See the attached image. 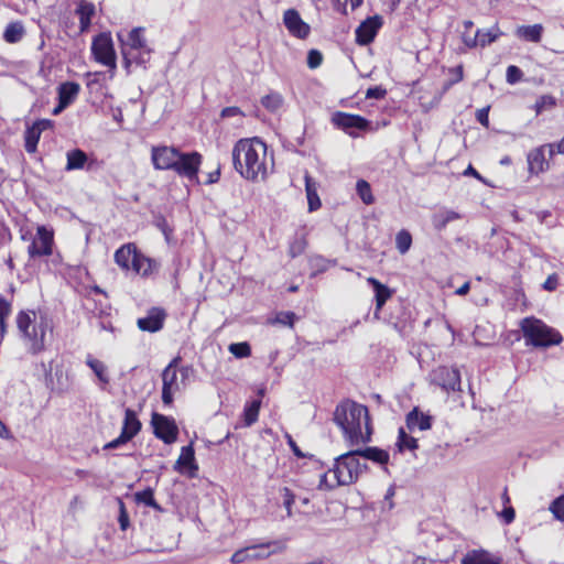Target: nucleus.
Returning a JSON list of instances; mask_svg holds the SVG:
<instances>
[{"mask_svg":"<svg viewBox=\"0 0 564 564\" xmlns=\"http://www.w3.org/2000/svg\"><path fill=\"white\" fill-rule=\"evenodd\" d=\"M31 258L51 256L53 252V231L45 226H39L36 238L28 248Z\"/></svg>","mask_w":564,"mask_h":564,"instance_id":"4468645a","label":"nucleus"},{"mask_svg":"<svg viewBox=\"0 0 564 564\" xmlns=\"http://www.w3.org/2000/svg\"><path fill=\"white\" fill-rule=\"evenodd\" d=\"M15 323L30 354L37 355L45 350V338L50 329L46 317L41 316L37 319L35 311L22 310L17 314Z\"/></svg>","mask_w":564,"mask_h":564,"instance_id":"39448f33","label":"nucleus"},{"mask_svg":"<svg viewBox=\"0 0 564 564\" xmlns=\"http://www.w3.org/2000/svg\"><path fill=\"white\" fill-rule=\"evenodd\" d=\"M323 62V55L317 50H311L307 54V65L310 68H317Z\"/></svg>","mask_w":564,"mask_h":564,"instance_id":"8fccbe9b","label":"nucleus"},{"mask_svg":"<svg viewBox=\"0 0 564 564\" xmlns=\"http://www.w3.org/2000/svg\"><path fill=\"white\" fill-rule=\"evenodd\" d=\"M67 163L65 166L66 171L80 170L87 162V154L80 149H74L66 153Z\"/></svg>","mask_w":564,"mask_h":564,"instance_id":"c756f323","label":"nucleus"},{"mask_svg":"<svg viewBox=\"0 0 564 564\" xmlns=\"http://www.w3.org/2000/svg\"><path fill=\"white\" fill-rule=\"evenodd\" d=\"M283 506L286 509V516L292 517V505L294 503V494L286 487L282 489Z\"/></svg>","mask_w":564,"mask_h":564,"instance_id":"09e8293b","label":"nucleus"},{"mask_svg":"<svg viewBox=\"0 0 564 564\" xmlns=\"http://www.w3.org/2000/svg\"><path fill=\"white\" fill-rule=\"evenodd\" d=\"M7 333V319L0 318V341L3 339Z\"/></svg>","mask_w":564,"mask_h":564,"instance_id":"774afa93","label":"nucleus"},{"mask_svg":"<svg viewBox=\"0 0 564 564\" xmlns=\"http://www.w3.org/2000/svg\"><path fill=\"white\" fill-rule=\"evenodd\" d=\"M143 31L142 28H134L128 33L126 40L118 34L121 42V53L126 68H129L133 63L143 65L150 61L151 48L147 44Z\"/></svg>","mask_w":564,"mask_h":564,"instance_id":"0eeeda50","label":"nucleus"},{"mask_svg":"<svg viewBox=\"0 0 564 564\" xmlns=\"http://www.w3.org/2000/svg\"><path fill=\"white\" fill-rule=\"evenodd\" d=\"M433 381L442 387L445 391H459L460 390V373L456 368L438 367L433 373Z\"/></svg>","mask_w":564,"mask_h":564,"instance_id":"2eb2a0df","label":"nucleus"},{"mask_svg":"<svg viewBox=\"0 0 564 564\" xmlns=\"http://www.w3.org/2000/svg\"><path fill=\"white\" fill-rule=\"evenodd\" d=\"M174 469L180 473H185L187 470L189 477L196 476L198 466L195 464V454L192 445L182 447L181 455L174 465Z\"/></svg>","mask_w":564,"mask_h":564,"instance_id":"aec40b11","label":"nucleus"},{"mask_svg":"<svg viewBox=\"0 0 564 564\" xmlns=\"http://www.w3.org/2000/svg\"><path fill=\"white\" fill-rule=\"evenodd\" d=\"M39 127H29L24 133L25 139V151L29 153H34L36 151V147L41 137Z\"/></svg>","mask_w":564,"mask_h":564,"instance_id":"f704fd0d","label":"nucleus"},{"mask_svg":"<svg viewBox=\"0 0 564 564\" xmlns=\"http://www.w3.org/2000/svg\"><path fill=\"white\" fill-rule=\"evenodd\" d=\"M288 444L290 445V447L295 456L304 457V454L301 452V449L296 445L295 441L290 435H288Z\"/></svg>","mask_w":564,"mask_h":564,"instance_id":"052dcab7","label":"nucleus"},{"mask_svg":"<svg viewBox=\"0 0 564 564\" xmlns=\"http://www.w3.org/2000/svg\"><path fill=\"white\" fill-rule=\"evenodd\" d=\"M553 144H554V153L557 152L560 154H564V137L557 143H553Z\"/></svg>","mask_w":564,"mask_h":564,"instance_id":"338daca9","label":"nucleus"},{"mask_svg":"<svg viewBox=\"0 0 564 564\" xmlns=\"http://www.w3.org/2000/svg\"><path fill=\"white\" fill-rule=\"evenodd\" d=\"M304 180H305L306 196H307V200H308V209L311 212H313L321 207V200L317 195L318 184L315 180H313L310 176L308 173H305Z\"/></svg>","mask_w":564,"mask_h":564,"instance_id":"cd10ccee","label":"nucleus"},{"mask_svg":"<svg viewBox=\"0 0 564 564\" xmlns=\"http://www.w3.org/2000/svg\"><path fill=\"white\" fill-rule=\"evenodd\" d=\"M387 94V90L381 86L370 87L366 91V98L368 99H382Z\"/></svg>","mask_w":564,"mask_h":564,"instance_id":"603ef678","label":"nucleus"},{"mask_svg":"<svg viewBox=\"0 0 564 564\" xmlns=\"http://www.w3.org/2000/svg\"><path fill=\"white\" fill-rule=\"evenodd\" d=\"M180 358L176 357L162 371V401L165 405L173 402L174 395L186 386L192 368H177Z\"/></svg>","mask_w":564,"mask_h":564,"instance_id":"6e6552de","label":"nucleus"},{"mask_svg":"<svg viewBox=\"0 0 564 564\" xmlns=\"http://www.w3.org/2000/svg\"><path fill=\"white\" fill-rule=\"evenodd\" d=\"M91 52L95 56V59L109 67L113 74L117 67L116 52L113 48L112 39L109 33H100L94 39L91 44Z\"/></svg>","mask_w":564,"mask_h":564,"instance_id":"9d476101","label":"nucleus"},{"mask_svg":"<svg viewBox=\"0 0 564 564\" xmlns=\"http://www.w3.org/2000/svg\"><path fill=\"white\" fill-rule=\"evenodd\" d=\"M463 41H464L465 45L468 46V47H475V46L479 45L478 44V39H477L476 35L471 37V36H468L466 34H464L463 35Z\"/></svg>","mask_w":564,"mask_h":564,"instance_id":"680f3d73","label":"nucleus"},{"mask_svg":"<svg viewBox=\"0 0 564 564\" xmlns=\"http://www.w3.org/2000/svg\"><path fill=\"white\" fill-rule=\"evenodd\" d=\"M366 467V464L359 460L358 451L344 453L335 458L333 468L322 475L318 487L334 489L338 486L351 485Z\"/></svg>","mask_w":564,"mask_h":564,"instance_id":"20e7f679","label":"nucleus"},{"mask_svg":"<svg viewBox=\"0 0 564 564\" xmlns=\"http://www.w3.org/2000/svg\"><path fill=\"white\" fill-rule=\"evenodd\" d=\"M333 420L350 446L371 441L372 429L367 406L346 400L337 404Z\"/></svg>","mask_w":564,"mask_h":564,"instance_id":"f03ea898","label":"nucleus"},{"mask_svg":"<svg viewBox=\"0 0 564 564\" xmlns=\"http://www.w3.org/2000/svg\"><path fill=\"white\" fill-rule=\"evenodd\" d=\"M80 86L74 82H66L58 87V100L62 106H69L79 93Z\"/></svg>","mask_w":564,"mask_h":564,"instance_id":"bb28decb","label":"nucleus"},{"mask_svg":"<svg viewBox=\"0 0 564 564\" xmlns=\"http://www.w3.org/2000/svg\"><path fill=\"white\" fill-rule=\"evenodd\" d=\"M268 148L259 138L240 139L232 149L235 170L246 180L257 182L268 175Z\"/></svg>","mask_w":564,"mask_h":564,"instance_id":"f257e3e1","label":"nucleus"},{"mask_svg":"<svg viewBox=\"0 0 564 564\" xmlns=\"http://www.w3.org/2000/svg\"><path fill=\"white\" fill-rule=\"evenodd\" d=\"M134 500L138 503H142V505L151 507L158 511H162L161 506L154 499V492H153V489H151V488H147L142 491L135 492Z\"/></svg>","mask_w":564,"mask_h":564,"instance_id":"72a5a7b5","label":"nucleus"},{"mask_svg":"<svg viewBox=\"0 0 564 564\" xmlns=\"http://www.w3.org/2000/svg\"><path fill=\"white\" fill-rule=\"evenodd\" d=\"M95 4L86 0H80L75 10V13L79 18V30L80 32L88 31L91 24V18L95 15Z\"/></svg>","mask_w":564,"mask_h":564,"instance_id":"4be33fe9","label":"nucleus"},{"mask_svg":"<svg viewBox=\"0 0 564 564\" xmlns=\"http://www.w3.org/2000/svg\"><path fill=\"white\" fill-rule=\"evenodd\" d=\"M358 457H364L366 459L372 460L375 463L384 465L389 460L388 452L380 449L378 447H367L365 449H357Z\"/></svg>","mask_w":564,"mask_h":564,"instance_id":"2f4dec72","label":"nucleus"},{"mask_svg":"<svg viewBox=\"0 0 564 564\" xmlns=\"http://www.w3.org/2000/svg\"><path fill=\"white\" fill-rule=\"evenodd\" d=\"M356 191L365 204L370 205L373 203L371 187L367 181L359 180L356 184Z\"/></svg>","mask_w":564,"mask_h":564,"instance_id":"a19ab883","label":"nucleus"},{"mask_svg":"<svg viewBox=\"0 0 564 564\" xmlns=\"http://www.w3.org/2000/svg\"><path fill=\"white\" fill-rule=\"evenodd\" d=\"M549 152V156L554 155V144L549 143L532 150L528 154V165L531 173L539 174L549 167V163L545 159V152Z\"/></svg>","mask_w":564,"mask_h":564,"instance_id":"f3484780","label":"nucleus"},{"mask_svg":"<svg viewBox=\"0 0 564 564\" xmlns=\"http://www.w3.org/2000/svg\"><path fill=\"white\" fill-rule=\"evenodd\" d=\"M557 286V278L556 275H550L545 282L543 283V289L547 291H553Z\"/></svg>","mask_w":564,"mask_h":564,"instance_id":"bf43d9fd","label":"nucleus"},{"mask_svg":"<svg viewBox=\"0 0 564 564\" xmlns=\"http://www.w3.org/2000/svg\"><path fill=\"white\" fill-rule=\"evenodd\" d=\"M542 24L520 25L516 29V35L527 42L539 43L543 34Z\"/></svg>","mask_w":564,"mask_h":564,"instance_id":"a878e982","label":"nucleus"},{"mask_svg":"<svg viewBox=\"0 0 564 564\" xmlns=\"http://www.w3.org/2000/svg\"><path fill=\"white\" fill-rule=\"evenodd\" d=\"M261 401L260 400H253L251 403H249L245 410H243V420L246 426H250L253 423L257 422L259 410H260Z\"/></svg>","mask_w":564,"mask_h":564,"instance_id":"4c0bfd02","label":"nucleus"},{"mask_svg":"<svg viewBox=\"0 0 564 564\" xmlns=\"http://www.w3.org/2000/svg\"><path fill=\"white\" fill-rule=\"evenodd\" d=\"M295 314L292 312H280L276 314L275 322L284 326H293Z\"/></svg>","mask_w":564,"mask_h":564,"instance_id":"3c124183","label":"nucleus"},{"mask_svg":"<svg viewBox=\"0 0 564 564\" xmlns=\"http://www.w3.org/2000/svg\"><path fill=\"white\" fill-rule=\"evenodd\" d=\"M220 116L223 118L241 117L242 111L238 107H226L221 110Z\"/></svg>","mask_w":564,"mask_h":564,"instance_id":"13d9d810","label":"nucleus"},{"mask_svg":"<svg viewBox=\"0 0 564 564\" xmlns=\"http://www.w3.org/2000/svg\"><path fill=\"white\" fill-rule=\"evenodd\" d=\"M462 215L455 210L442 208L432 215V225L435 230L442 231L445 227L457 219H460Z\"/></svg>","mask_w":564,"mask_h":564,"instance_id":"b1692460","label":"nucleus"},{"mask_svg":"<svg viewBox=\"0 0 564 564\" xmlns=\"http://www.w3.org/2000/svg\"><path fill=\"white\" fill-rule=\"evenodd\" d=\"M86 364L94 371V373L97 376L100 382H102L104 384L109 383L107 367L102 361L88 357Z\"/></svg>","mask_w":564,"mask_h":564,"instance_id":"c9c22d12","label":"nucleus"},{"mask_svg":"<svg viewBox=\"0 0 564 564\" xmlns=\"http://www.w3.org/2000/svg\"><path fill=\"white\" fill-rule=\"evenodd\" d=\"M500 31L497 26H492L488 30H478L476 32V36L478 39V44L481 47L491 44L500 36Z\"/></svg>","mask_w":564,"mask_h":564,"instance_id":"e433bc0d","label":"nucleus"},{"mask_svg":"<svg viewBox=\"0 0 564 564\" xmlns=\"http://www.w3.org/2000/svg\"><path fill=\"white\" fill-rule=\"evenodd\" d=\"M361 1L362 0H334V4H335V7H337V9L339 11L346 13L348 10V7L352 11L358 6H360Z\"/></svg>","mask_w":564,"mask_h":564,"instance_id":"de8ad7c7","label":"nucleus"},{"mask_svg":"<svg viewBox=\"0 0 564 564\" xmlns=\"http://www.w3.org/2000/svg\"><path fill=\"white\" fill-rule=\"evenodd\" d=\"M395 245L401 254L406 253L412 245L411 234L404 229L399 231L395 237Z\"/></svg>","mask_w":564,"mask_h":564,"instance_id":"ea45409f","label":"nucleus"},{"mask_svg":"<svg viewBox=\"0 0 564 564\" xmlns=\"http://www.w3.org/2000/svg\"><path fill=\"white\" fill-rule=\"evenodd\" d=\"M119 506H120V514H119V524H120V528L121 530H126L129 525V517H128V513L126 511V508H124V503L119 500Z\"/></svg>","mask_w":564,"mask_h":564,"instance_id":"6e6d98bb","label":"nucleus"},{"mask_svg":"<svg viewBox=\"0 0 564 564\" xmlns=\"http://www.w3.org/2000/svg\"><path fill=\"white\" fill-rule=\"evenodd\" d=\"M555 106V98L550 95H543L538 98L534 110L536 115L542 113L544 110L551 109Z\"/></svg>","mask_w":564,"mask_h":564,"instance_id":"c03bdc74","label":"nucleus"},{"mask_svg":"<svg viewBox=\"0 0 564 564\" xmlns=\"http://www.w3.org/2000/svg\"><path fill=\"white\" fill-rule=\"evenodd\" d=\"M24 35V28L20 22L9 23L4 30L3 39L7 43H18Z\"/></svg>","mask_w":564,"mask_h":564,"instance_id":"473e14b6","label":"nucleus"},{"mask_svg":"<svg viewBox=\"0 0 564 564\" xmlns=\"http://www.w3.org/2000/svg\"><path fill=\"white\" fill-rule=\"evenodd\" d=\"M141 430V422L138 420L137 414L131 409L124 412V420L120 435L107 443L104 449H115L132 440Z\"/></svg>","mask_w":564,"mask_h":564,"instance_id":"9b49d317","label":"nucleus"},{"mask_svg":"<svg viewBox=\"0 0 564 564\" xmlns=\"http://www.w3.org/2000/svg\"><path fill=\"white\" fill-rule=\"evenodd\" d=\"M520 328L528 346L546 348L560 345L563 340L562 335L557 330L533 316L521 319Z\"/></svg>","mask_w":564,"mask_h":564,"instance_id":"423d86ee","label":"nucleus"},{"mask_svg":"<svg viewBox=\"0 0 564 564\" xmlns=\"http://www.w3.org/2000/svg\"><path fill=\"white\" fill-rule=\"evenodd\" d=\"M488 113H489V107H485V108L478 109L477 112H476V119L478 120V122L480 124H482L486 128L489 127Z\"/></svg>","mask_w":564,"mask_h":564,"instance_id":"5fc2aeb1","label":"nucleus"},{"mask_svg":"<svg viewBox=\"0 0 564 564\" xmlns=\"http://www.w3.org/2000/svg\"><path fill=\"white\" fill-rule=\"evenodd\" d=\"M165 317L166 314L162 308L152 307L147 316L138 318L137 325L142 332L155 333L163 328Z\"/></svg>","mask_w":564,"mask_h":564,"instance_id":"6ab92c4d","label":"nucleus"},{"mask_svg":"<svg viewBox=\"0 0 564 564\" xmlns=\"http://www.w3.org/2000/svg\"><path fill=\"white\" fill-rule=\"evenodd\" d=\"M399 451L402 452L404 449H415L417 448V440L410 436L403 427L399 430V437L397 443Z\"/></svg>","mask_w":564,"mask_h":564,"instance_id":"58836bf2","label":"nucleus"},{"mask_svg":"<svg viewBox=\"0 0 564 564\" xmlns=\"http://www.w3.org/2000/svg\"><path fill=\"white\" fill-rule=\"evenodd\" d=\"M151 424L154 435L165 444H172L177 440L178 429L174 419L153 413Z\"/></svg>","mask_w":564,"mask_h":564,"instance_id":"f8f14e48","label":"nucleus"},{"mask_svg":"<svg viewBox=\"0 0 564 564\" xmlns=\"http://www.w3.org/2000/svg\"><path fill=\"white\" fill-rule=\"evenodd\" d=\"M32 126L33 127H39L40 128V132H42L43 130H45V129L51 127V121L50 120H39V121L34 122Z\"/></svg>","mask_w":564,"mask_h":564,"instance_id":"e2e57ef3","label":"nucleus"},{"mask_svg":"<svg viewBox=\"0 0 564 564\" xmlns=\"http://www.w3.org/2000/svg\"><path fill=\"white\" fill-rule=\"evenodd\" d=\"M151 160L155 170H172L189 181H197L202 164V155L198 152L183 153L167 145L153 147Z\"/></svg>","mask_w":564,"mask_h":564,"instance_id":"7ed1b4c3","label":"nucleus"},{"mask_svg":"<svg viewBox=\"0 0 564 564\" xmlns=\"http://www.w3.org/2000/svg\"><path fill=\"white\" fill-rule=\"evenodd\" d=\"M470 290V283L469 282H465L462 286H459L457 290H456V294L457 295H466Z\"/></svg>","mask_w":564,"mask_h":564,"instance_id":"0e129e2a","label":"nucleus"},{"mask_svg":"<svg viewBox=\"0 0 564 564\" xmlns=\"http://www.w3.org/2000/svg\"><path fill=\"white\" fill-rule=\"evenodd\" d=\"M523 76V73L522 70L518 67V66H514V65H510L508 68H507V82L511 85H514L517 84L518 82L521 80Z\"/></svg>","mask_w":564,"mask_h":564,"instance_id":"49530a36","label":"nucleus"},{"mask_svg":"<svg viewBox=\"0 0 564 564\" xmlns=\"http://www.w3.org/2000/svg\"><path fill=\"white\" fill-rule=\"evenodd\" d=\"M283 102V98L278 93H271L261 99V104L264 108H267L270 111H276Z\"/></svg>","mask_w":564,"mask_h":564,"instance_id":"79ce46f5","label":"nucleus"},{"mask_svg":"<svg viewBox=\"0 0 564 564\" xmlns=\"http://www.w3.org/2000/svg\"><path fill=\"white\" fill-rule=\"evenodd\" d=\"M550 510L557 520L564 522V495L552 502Z\"/></svg>","mask_w":564,"mask_h":564,"instance_id":"a18cd8bd","label":"nucleus"},{"mask_svg":"<svg viewBox=\"0 0 564 564\" xmlns=\"http://www.w3.org/2000/svg\"><path fill=\"white\" fill-rule=\"evenodd\" d=\"M500 517L502 518V520L506 524H510L514 520V517H516L514 509L512 507H506L501 511Z\"/></svg>","mask_w":564,"mask_h":564,"instance_id":"4d7b16f0","label":"nucleus"},{"mask_svg":"<svg viewBox=\"0 0 564 564\" xmlns=\"http://www.w3.org/2000/svg\"><path fill=\"white\" fill-rule=\"evenodd\" d=\"M382 24L381 18L378 15L366 19L356 30V41L360 45L371 43Z\"/></svg>","mask_w":564,"mask_h":564,"instance_id":"a211bd4d","label":"nucleus"},{"mask_svg":"<svg viewBox=\"0 0 564 564\" xmlns=\"http://www.w3.org/2000/svg\"><path fill=\"white\" fill-rule=\"evenodd\" d=\"M332 122L337 128L344 130L346 133L354 135V129L368 130L370 129V122L359 116L347 112L337 111L332 116Z\"/></svg>","mask_w":564,"mask_h":564,"instance_id":"ddd939ff","label":"nucleus"},{"mask_svg":"<svg viewBox=\"0 0 564 564\" xmlns=\"http://www.w3.org/2000/svg\"><path fill=\"white\" fill-rule=\"evenodd\" d=\"M283 23L289 33L297 39L304 40L310 35L311 28L304 22L295 9H288L283 13Z\"/></svg>","mask_w":564,"mask_h":564,"instance_id":"dca6fc26","label":"nucleus"},{"mask_svg":"<svg viewBox=\"0 0 564 564\" xmlns=\"http://www.w3.org/2000/svg\"><path fill=\"white\" fill-rule=\"evenodd\" d=\"M431 425H432V417L430 415H426V414L420 412L416 408H414L406 415V426L410 430V432H414L416 430L426 431V430L431 429Z\"/></svg>","mask_w":564,"mask_h":564,"instance_id":"412c9836","label":"nucleus"},{"mask_svg":"<svg viewBox=\"0 0 564 564\" xmlns=\"http://www.w3.org/2000/svg\"><path fill=\"white\" fill-rule=\"evenodd\" d=\"M463 564H500L486 551H470L462 560Z\"/></svg>","mask_w":564,"mask_h":564,"instance_id":"c85d7f7f","label":"nucleus"},{"mask_svg":"<svg viewBox=\"0 0 564 564\" xmlns=\"http://www.w3.org/2000/svg\"><path fill=\"white\" fill-rule=\"evenodd\" d=\"M367 282L373 288L376 299V311L379 312L386 302L392 296V291L377 279L370 276Z\"/></svg>","mask_w":564,"mask_h":564,"instance_id":"393cba45","label":"nucleus"},{"mask_svg":"<svg viewBox=\"0 0 564 564\" xmlns=\"http://www.w3.org/2000/svg\"><path fill=\"white\" fill-rule=\"evenodd\" d=\"M12 311L11 303L4 297H0V318L7 319Z\"/></svg>","mask_w":564,"mask_h":564,"instance_id":"864d4df0","label":"nucleus"},{"mask_svg":"<svg viewBox=\"0 0 564 564\" xmlns=\"http://www.w3.org/2000/svg\"><path fill=\"white\" fill-rule=\"evenodd\" d=\"M454 72H455V76H456V77H455V79H454V80H452V82L449 83V85H453L454 83H458V82H460V80L463 79V67H462V66H457V67L454 69Z\"/></svg>","mask_w":564,"mask_h":564,"instance_id":"69168bd1","label":"nucleus"},{"mask_svg":"<svg viewBox=\"0 0 564 564\" xmlns=\"http://www.w3.org/2000/svg\"><path fill=\"white\" fill-rule=\"evenodd\" d=\"M228 349L236 358H247L251 355L250 345L246 341L232 343Z\"/></svg>","mask_w":564,"mask_h":564,"instance_id":"37998d69","label":"nucleus"},{"mask_svg":"<svg viewBox=\"0 0 564 564\" xmlns=\"http://www.w3.org/2000/svg\"><path fill=\"white\" fill-rule=\"evenodd\" d=\"M134 256H138L135 247L132 243H128L115 252V261L120 268L130 270L134 263Z\"/></svg>","mask_w":564,"mask_h":564,"instance_id":"5701e85b","label":"nucleus"},{"mask_svg":"<svg viewBox=\"0 0 564 564\" xmlns=\"http://www.w3.org/2000/svg\"><path fill=\"white\" fill-rule=\"evenodd\" d=\"M283 549L280 542H269L259 545H252L236 551L230 558L232 564H240L247 561L263 560L271 554L276 553Z\"/></svg>","mask_w":564,"mask_h":564,"instance_id":"1a4fd4ad","label":"nucleus"},{"mask_svg":"<svg viewBox=\"0 0 564 564\" xmlns=\"http://www.w3.org/2000/svg\"><path fill=\"white\" fill-rule=\"evenodd\" d=\"M155 265L156 263L153 260L138 252V256H134V263L131 269L142 276H147L153 272Z\"/></svg>","mask_w":564,"mask_h":564,"instance_id":"7c9ffc66","label":"nucleus"}]
</instances>
